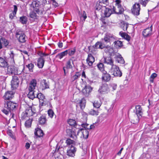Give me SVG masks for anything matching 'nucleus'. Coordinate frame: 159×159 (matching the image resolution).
Returning <instances> with one entry per match:
<instances>
[{
    "label": "nucleus",
    "mask_w": 159,
    "mask_h": 159,
    "mask_svg": "<svg viewBox=\"0 0 159 159\" xmlns=\"http://www.w3.org/2000/svg\"><path fill=\"white\" fill-rule=\"evenodd\" d=\"M75 48H74L72 49H69L68 50V53L69 55L72 56L73 55L75 52Z\"/></svg>",
    "instance_id": "nucleus-49"
},
{
    "label": "nucleus",
    "mask_w": 159,
    "mask_h": 159,
    "mask_svg": "<svg viewBox=\"0 0 159 159\" xmlns=\"http://www.w3.org/2000/svg\"><path fill=\"white\" fill-rule=\"evenodd\" d=\"M152 25L147 28L143 31L142 34L144 37H147L151 35L152 34Z\"/></svg>",
    "instance_id": "nucleus-13"
},
{
    "label": "nucleus",
    "mask_w": 159,
    "mask_h": 159,
    "mask_svg": "<svg viewBox=\"0 0 159 159\" xmlns=\"http://www.w3.org/2000/svg\"><path fill=\"white\" fill-rule=\"evenodd\" d=\"M81 131H82L83 137L85 139L88 138L89 136V132L86 129H79L77 131V135Z\"/></svg>",
    "instance_id": "nucleus-24"
},
{
    "label": "nucleus",
    "mask_w": 159,
    "mask_h": 159,
    "mask_svg": "<svg viewBox=\"0 0 159 159\" xmlns=\"http://www.w3.org/2000/svg\"><path fill=\"white\" fill-rule=\"evenodd\" d=\"M13 97V92L11 91H8L5 93L4 96L5 99L9 100Z\"/></svg>",
    "instance_id": "nucleus-25"
},
{
    "label": "nucleus",
    "mask_w": 159,
    "mask_h": 159,
    "mask_svg": "<svg viewBox=\"0 0 159 159\" xmlns=\"http://www.w3.org/2000/svg\"><path fill=\"white\" fill-rule=\"evenodd\" d=\"M16 15V14H14V13L12 12V13L10 14L9 18L11 19H13V17L15 16Z\"/></svg>",
    "instance_id": "nucleus-61"
},
{
    "label": "nucleus",
    "mask_w": 159,
    "mask_h": 159,
    "mask_svg": "<svg viewBox=\"0 0 159 159\" xmlns=\"http://www.w3.org/2000/svg\"><path fill=\"white\" fill-rule=\"evenodd\" d=\"M32 120L30 119L27 120L25 123V125L27 127H30L31 126Z\"/></svg>",
    "instance_id": "nucleus-50"
},
{
    "label": "nucleus",
    "mask_w": 159,
    "mask_h": 159,
    "mask_svg": "<svg viewBox=\"0 0 159 159\" xmlns=\"http://www.w3.org/2000/svg\"><path fill=\"white\" fill-rule=\"evenodd\" d=\"M41 84L43 90L49 88V86L47 84L45 80H42L41 82Z\"/></svg>",
    "instance_id": "nucleus-30"
},
{
    "label": "nucleus",
    "mask_w": 159,
    "mask_h": 159,
    "mask_svg": "<svg viewBox=\"0 0 159 159\" xmlns=\"http://www.w3.org/2000/svg\"><path fill=\"white\" fill-rule=\"evenodd\" d=\"M12 131L11 130H9L7 131V134L9 136H10L11 138H13L14 136L12 133Z\"/></svg>",
    "instance_id": "nucleus-59"
},
{
    "label": "nucleus",
    "mask_w": 159,
    "mask_h": 159,
    "mask_svg": "<svg viewBox=\"0 0 159 159\" xmlns=\"http://www.w3.org/2000/svg\"><path fill=\"white\" fill-rule=\"evenodd\" d=\"M112 13L113 11H112L111 9L107 8H105V9L104 10V14L106 17H109L111 14Z\"/></svg>",
    "instance_id": "nucleus-27"
},
{
    "label": "nucleus",
    "mask_w": 159,
    "mask_h": 159,
    "mask_svg": "<svg viewBox=\"0 0 159 159\" xmlns=\"http://www.w3.org/2000/svg\"><path fill=\"white\" fill-rule=\"evenodd\" d=\"M2 111L6 115H7L9 112H11V111L8 108H5L2 110Z\"/></svg>",
    "instance_id": "nucleus-56"
},
{
    "label": "nucleus",
    "mask_w": 159,
    "mask_h": 159,
    "mask_svg": "<svg viewBox=\"0 0 159 159\" xmlns=\"http://www.w3.org/2000/svg\"><path fill=\"white\" fill-rule=\"evenodd\" d=\"M7 72L10 75H17L18 74L17 70L14 66H10L7 68Z\"/></svg>",
    "instance_id": "nucleus-18"
},
{
    "label": "nucleus",
    "mask_w": 159,
    "mask_h": 159,
    "mask_svg": "<svg viewBox=\"0 0 159 159\" xmlns=\"http://www.w3.org/2000/svg\"><path fill=\"white\" fill-rule=\"evenodd\" d=\"M87 18L86 14L85 12L84 11L83 12L82 15L80 16V19H83L84 20H85V19Z\"/></svg>",
    "instance_id": "nucleus-55"
},
{
    "label": "nucleus",
    "mask_w": 159,
    "mask_h": 159,
    "mask_svg": "<svg viewBox=\"0 0 159 159\" xmlns=\"http://www.w3.org/2000/svg\"><path fill=\"white\" fill-rule=\"evenodd\" d=\"M34 134L38 137H41L43 136L44 133L43 131L40 129L37 128L35 129V131L34 132Z\"/></svg>",
    "instance_id": "nucleus-23"
},
{
    "label": "nucleus",
    "mask_w": 159,
    "mask_h": 159,
    "mask_svg": "<svg viewBox=\"0 0 159 159\" xmlns=\"http://www.w3.org/2000/svg\"><path fill=\"white\" fill-rule=\"evenodd\" d=\"M19 80L18 77L16 76H13L11 83V87L13 89H16L19 86Z\"/></svg>",
    "instance_id": "nucleus-7"
},
{
    "label": "nucleus",
    "mask_w": 159,
    "mask_h": 159,
    "mask_svg": "<svg viewBox=\"0 0 159 159\" xmlns=\"http://www.w3.org/2000/svg\"><path fill=\"white\" fill-rule=\"evenodd\" d=\"M98 91L102 94L108 93L109 91V89L108 85L106 83L102 84L100 87Z\"/></svg>",
    "instance_id": "nucleus-8"
},
{
    "label": "nucleus",
    "mask_w": 159,
    "mask_h": 159,
    "mask_svg": "<svg viewBox=\"0 0 159 159\" xmlns=\"http://www.w3.org/2000/svg\"><path fill=\"white\" fill-rule=\"evenodd\" d=\"M7 63L6 61L2 57H0V66L2 67H6Z\"/></svg>",
    "instance_id": "nucleus-32"
},
{
    "label": "nucleus",
    "mask_w": 159,
    "mask_h": 159,
    "mask_svg": "<svg viewBox=\"0 0 159 159\" xmlns=\"http://www.w3.org/2000/svg\"><path fill=\"white\" fill-rule=\"evenodd\" d=\"M102 103L100 101H95L93 103V105L94 107L98 108L101 105Z\"/></svg>",
    "instance_id": "nucleus-36"
},
{
    "label": "nucleus",
    "mask_w": 159,
    "mask_h": 159,
    "mask_svg": "<svg viewBox=\"0 0 159 159\" xmlns=\"http://www.w3.org/2000/svg\"><path fill=\"white\" fill-rule=\"evenodd\" d=\"M157 76V74L155 73H153L152 74L150 78V81L152 82H153V79Z\"/></svg>",
    "instance_id": "nucleus-51"
},
{
    "label": "nucleus",
    "mask_w": 159,
    "mask_h": 159,
    "mask_svg": "<svg viewBox=\"0 0 159 159\" xmlns=\"http://www.w3.org/2000/svg\"><path fill=\"white\" fill-rule=\"evenodd\" d=\"M15 56V54L14 53L13 51H11L10 54V57L13 61L14 60V57Z\"/></svg>",
    "instance_id": "nucleus-58"
},
{
    "label": "nucleus",
    "mask_w": 159,
    "mask_h": 159,
    "mask_svg": "<svg viewBox=\"0 0 159 159\" xmlns=\"http://www.w3.org/2000/svg\"><path fill=\"white\" fill-rule=\"evenodd\" d=\"M140 9V6L139 3H135L133 6V8L131 9L132 13L135 15H139Z\"/></svg>",
    "instance_id": "nucleus-11"
},
{
    "label": "nucleus",
    "mask_w": 159,
    "mask_h": 159,
    "mask_svg": "<svg viewBox=\"0 0 159 159\" xmlns=\"http://www.w3.org/2000/svg\"><path fill=\"white\" fill-rule=\"evenodd\" d=\"M119 34L122 37H123L127 41H129L130 40V37L126 33L120 32Z\"/></svg>",
    "instance_id": "nucleus-33"
},
{
    "label": "nucleus",
    "mask_w": 159,
    "mask_h": 159,
    "mask_svg": "<svg viewBox=\"0 0 159 159\" xmlns=\"http://www.w3.org/2000/svg\"><path fill=\"white\" fill-rule=\"evenodd\" d=\"M82 126L83 127H84L85 128L84 129L88 130L89 129V125L87 124H82Z\"/></svg>",
    "instance_id": "nucleus-57"
},
{
    "label": "nucleus",
    "mask_w": 159,
    "mask_h": 159,
    "mask_svg": "<svg viewBox=\"0 0 159 159\" xmlns=\"http://www.w3.org/2000/svg\"><path fill=\"white\" fill-rule=\"evenodd\" d=\"M17 10V6L16 5H14V10H13V12L14 13V14H16Z\"/></svg>",
    "instance_id": "nucleus-60"
},
{
    "label": "nucleus",
    "mask_w": 159,
    "mask_h": 159,
    "mask_svg": "<svg viewBox=\"0 0 159 159\" xmlns=\"http://www.w3.org/2000/svg\"><path fill=\"white\" fill-rule=\"evenodd\" d=\"M53 5L55 7L58 6V4L56 2L55 0L53 2Z\"/></svg>",
    "instance_id": "nucleus-63"
},
{
    "label": "nucleus",
    "mask_w": 159,
    "mask_h": 159,
    "mask_svg": "<svg viewBox=\"0 0 159 159\" xmlns=\"http://www.w3.org/2000/svg\"><path fill=\"white\" fill-rule=\"evenodd\" d=\"M30 7L37 13L39 12V7L40 6L39 2L37 1H33L30 5Z\"/></svg>",
    "instance_id": "nucleus-10"
},
{
    "label": "nucleus",
    "mask_w": 159,
    "mask_h": 159,
    "mask_svg": "<svg viewBox=\"0 0 159 159\" xmlns=\"http://www.w3.org/2000/svg\"><path fill=\"white\" fill-rule=\"evenodd\" d=\"M26 66L29 69V70L30 72L33 71V70L34 67V64L32 63H30L27 65H26Z\"/></svg>",
    "instance_id": "nucleus-46"
},
{
    "label": "nucleus",
    "mask_w": 159,
    "mask_h": 159,
    "mask_svg": "<svg viewBox=\"0 0 159 159\" xmlns=\"http://www.w3.org/2000/svg\"><path fill=\"white\" fill-rule=\"evenodd\" d=\"M112 38V36H110L108 34H107L102 40H103L106 43H110V38Z\"/></svg>",
    "instance_id": "nucleus-37"
},
{
    "label": "nucleus",
    "mask_w": 159,
    "mask_h": 159,
    "mask_svg": "<svg viewBox=\"0 0 159 159\" xmlns=\"http://www.w3.org/2000/svg\"><path fill=\"white\" fill-rule=\"evenodd\" d=\"M76 151V148L74 146L71 145L70 148L67 151V154L69 156L74 157Z\"/></svg>",
    "instance_id": "nucleus-17"
},
{
    "label": "nucleus",
    "mask_w": 159,
    "mask_h": 159,
    "mask_svg": "<svg viewBox=\"0 0 159 159\" xmlns=\"http://www.w3.org/2000/svg\"><path fill=\"white\" fill-rule=\"evenodd\" d=\"M48 114L49 116L51 118H52L53 116L54 113L53 111L50 109L48 111Z\"/></svg>",
    "instance_id": "nucleus-53"
},
{
    "label": "nucleus",
    "mask_w": 159,
    "mask_h": 159,
    "mask_svg": "<svg viewBox=\"0 0 159 159\" xmlns=\"http://www.w3.org/2000/svg\"><path fill=\"white\" fill-rule=\"evenodd\" d=\"M66 143L67 145L73 146L75 145V142L74 140H71L70 139H67L66 141Z\"/></svg>",
    "instance_id": "nucleus-41"
},
{
    "label": "nucleus",
    "mask_w": 159,
    "mask_h": 159,
    "mask_svg": "<svg viewBox=\"0 0 159 159\" xmlns=\"http://www.w3.org/2000/svg\"><path fill=\"white\" fill-rule=\"evenodd\" d=\"M36 92L34 90H29V92L28 94V97L30 99L33 100L36 98Z\"/></svg>",
    "instance_id": "nucleus-28"
},
{
    "label": "nucleus",
    "mask_w": 159,
    "mask_h": 159,
    "mask_svg": "<svg viewBox=\"0 0 159 159\" xmlns=\"http://www.w3.org/2000/svg\"><path fill=\"white\" fill-rule=\"evenodd\" d=\"M114 46L116 48L121 47L123 45L121 41L119 40L115 41L114 42Z\"/></svg>",
    "instance_id": "nucleus-39"
},
{
    "label": "nucleus",
    "mask_w": 159,
    "mask_h": 159,
    "mask_svg": "<svg viewBox=\"0 0 159 159\" xmlns=\"http://www.w3.org/2000/svg\"><path fill=\"white\" fill-rule=\"evenodd\" d=\"M73 60L72 59L69 60L67 62L66 64V68L67 69H71L72 68L73 64Z\"/></svg>",
    "instance_id": "nucleus-38"
},
{
    "label": "nucleus",
    "mask_w": 159,
    "mask_h": 159,
    "mask_svg": "<svg viewBox=\"0 0 159 159\" xmlns=\"http://www.w3.org/2000/svg\"><path fill=\"white\" fill-rule=\"evenodd\" d=\"M92 89L89 85H85L84 88L82 89V92L85 96L88 97L92 91Z\"/></svg>",
    "instance_id": "nucleus-12"
},
{
    "label": "nucleus",
    "mask_w": 159,
    "mask_h": 159,
    "mask_svg": "<svg viewBox=\"0 0 159 159\" xmlns=\"http://www.w3.org/2000/svg\"><path fill=\"white\" fill-rule=\"evenodd\" d=\"M68 54V50H66L65 51L62 52L58 54L56 57L60 59L62 58L63 57L65 56Z\"/></svg>",
    "instance_id": "nucleus-34"
},
{
    "label": "nucleus",
    "mask_w": 159,
    "mask_h": 159,
    "mask_svg": "<svg viewBox=\"0 0 159 159\" xmlns=\"http://www.w3.org/2000/svg\"><path fill=\"white\" fill-rule=\"evenodd\" d=\"M128 25L126 23H123L121 25V28L124 30H126Z\"/></svg>",
    "instance_id": "nucleus-54"
},
{
    "label": "nucleus",
    "mask_w": 159,
    "mask_h": 159,
    "mask_svg": "<svg viewBox=\"0 0 159 159\" xmlns=\"http://www.w3.org/2000/svg\"><path fill=\"white\" fill-rule=\"evenodd\" d=\"M20 20L22 24H25L27 22V18L25 16H22L20 17Z\"/></svg>",
    "instance_id": "nucleus-43"
},
{
    "label": "nucleus",
    "mask_w": 159,
    "mask_h": 159,
    "mask_svg": "<svg viewBox=\"0 0 159 159\" xmlns=\"http://www.w3.org/2000/svg\"><path fill=\"white\" fill-rule=\"evenodd\" d=\"M47 120L45 116L42 115L40 117L39 119V122L40 125L45 124Z\"/></svg>",
    "instance_id": "nucleus-26"
},
{
    "label": "nucleus",
    "mask_w": 159,
    "mask_h": 159,
    "mask_svg": "<svg viewBox=\"0 0 159 159\" xmlns=\"http://www.w3.org/2000/svg\"><path fill=\"white\" fill-rule=\"evenodd\" d=\"M104 63L107 65L108 67L111 68L116 65L114 64V61L110 57L105 58Z\"/></svg>",
    "instance_id": "nucleus-16"
},
{
    "label": "nucleus",
    "mask_w": 159,
    "mask_h": 159,
    "mask_svg": "<svg viewBox=\"0 0 159 159\" xmlns=\"http://www.w3.org/2000/svg\"><path fill=\"white\" fill-rule=\"evenodd\" d=\"M110 72L114 76L120 77L122 73L119 69V67L115 65L110 69Z\"/></svg>",
    "instance_id": "nucleus-2"
},
{
    "label": "nucleus",
    "mask_w": 159,
    "mask_h": 159,
    "mask_svg": "<svg viewBox=\"0 0 159 159\" xmlns=\"http://www.w3.org/2000/svg\"><path fill=\"white\" fill-rule=\"evenodd\" d=\"M89 114L92 115L97 116L98 114V112L94 109H91L89 111Z\"/></svg>",
    "instance_id": "nucleus-45"
},
{
    "label": "nucleus",
    "mask_w": 159,
    "mask_h": 159,
    "mask_svg": "<svg viewBox=\"0 0 159 159\" xmlns=\"http://www.w3.org/2000/svg\"><path fill=\"white\" fill-rule=\"evenodd\" d=\"M17 106L16 103L11 101H7L5 102L4 107L9 109L11 111L15 109Z\"/></svg>",
    "instance_id": "nucleus-5"
},
{
    "label": "nucleus",
    "mask_w": 159,
    "mask_h": 159,
    "mask_svg": "<svg viewBox=\"0 0 159 159\" xmlns=\"http://www.w3.org/2000/svg\"><path fill=\"white\" fill-rule=\"evenodd\" d=\"M39 55L40 57L38 60L37 66L39 68H42L43 66L45 61V60H43V57H48V54L40 52L39 53Z\"/></svg>",
    "instance_id": "nucleus-3"
},
{
    "label": "nucleus",
    "mask_w": 159,
    "mask_h": 159,
    "mask_svg": "<svg viewBox=\"0 0 159 159\" xmlns=\"http://www.w3.org/2000/svg\"><path fill=\"white\" fill-rule=\"evenodd\" d=\"M80 74L79 72H76L75 75H73L71 78V80L72 81L78 79L80 76Z\"/></svg>",
    "instance_id": "nucleus-40"
},
{
    "label": "nucleus",
    "mask_w": 159,
    "mask_h": 159,
    "mask_svg": "<svg viewBox=\"0 0 159 159\" xmlns=\"http://www.w3.org/2000/svg\"><path fill=\"white\" fill-rule=\"evenodd\" d=\"M30 16L31 18L33 20H35L37 19L36 14L34 11H32L30 14Z\"/></svg>",
    "instance_id": "nucleus-42"
},
{
    "label": "nucleus",
    "mask_w": 159,
    "mask_h": 159,
    "mask_svg": "<svg viewBox=\"0 0 159 159\" xmlns=\"http://www.w3.org/2000/svg\"><path fill=\"white\" fill-rule=\"evenodd\" d=\"M35 112L33 107H29L26 109L25 113L23 114H25L26 116H32Z\"/></svg>",
    "instance_id": "nucleus-15"
},
{
    "label": "nucleus",
    "mask_w": 159,
    "mask_h": 159,
    "mask_svg": "<svg viewBox=\"0 0 159 159\" xmlns=\"http://www.w3.org/2000/svg\"><path fill=\"white\" fill-rule=\"evenodd\" d=\"M136 114L137 115L139 119L140 117H141L143 114L142 111V108L140 105H137L136 106Z\"/></svg>",
    "instance_id": "nucleus-21"
},
{
    "label": "nucleus",
    "mask_w": 159,
    "mask_h": 159,
    "mask_svg": "<svg viewBox=\"0 0 159 159\" xmlns=\"http://www.w3.org/2000/svg\"><path fill=\"white\" fill-rule=\"evenodd\" d=\"M116 60L118 63L121 64H124L125 62L124 60L120 55H118L117 56Z\"/></svg>",
    "instance_id": "nucleus-35"
},
{
    "label": "nucleus",
    "mask_w": 159,
    "mask_h": 159,
    "mask_svg": "<svg viewBox=\"0 0 159 159\" xmlns=\"http://www.w3.org/2000/svg\"><path fill=\"white\" fill-rule=\"evenodd\" d=\"M86 101L85 99L83 98L81 100H80L79 104L80 106V108L83 110L84 109L85 106Z\"/></svg>",
    "instance_id": "nucleus-29"
},
{
    "label": "nucleus",
    "mask_w": 159,
    "mask_h": 159,
    "mask_svg": "<svg viewBox=\"0 0 159 159\" xmlns=\"http://www.w3.org/2000/svg\"><path fill=\"white\" fill-rule=\"evenodd\" d=\"M37 85V81L35 80H32L30 84L29 90H34Z\"/></svg>",
    "instance_id": "nucleus-22"
},
{
    "label": "nucleus",
    "mask_w": 159,
    "mask_h": 159,
    "mask_svg": "<svg viewBox=\"0 0 159 159\" xmlns=\"http://www.w3.org/2000/svg\"><path fill=\"white\" fill-rule=\"evenodd\" d=\"M108 0H99L98 3L96 4V9L100 10L102 7H105L106 5L108 4Z\"/></svg>",
    "instance_id": "nucleus-9"
},
{
    "label": "nucleus",
    "mask_w": 159,
    "mask_h": 159,
    "mask_svg": "<svg viewBox=\"0 0 159 159\" xmlns=\"http://www.w3.org/2000/svg\"><path fill=\"white\" fill-rule=\"evenodd\" d=\"M77 129L75 128L72 129H67L66 130V132L70 137L76 140L77 139V136L76 132Z\"/></svg>",
    "instance_id": "nucleus-6"
},
{
    "label": "nucleus",
    "mask_w": 159,
    "mask_h": 159,
    "mask_svg": "<svg viewBox=\"0 0 159 159\" xmlns=\"http://www.w3.org/2000/svg\"><path fill=\"white\" fill-rule=\"evenodd\" d=\"M0 40L2 41V43H3L5 47H6L8 45L9 42L6 39L2 38H1Z\"/></svg>",
    "instance_id": "nucleus-48"
},
{
    "label": "nucleus",
    "mask_w": 159,
    "mask_h": 159,
    "mask_svg": "<svg viewBox=\"0 0 159 159\" xmlns=\"http://www.w3.org/2000/svg\"><path fill=\"white\" fill-rule=\"evenodd\" d=\"M68 123L71 126H75L76 124V121L73 119H69L68 121Z\"/></svg>",
    "instance_id": "nucleus-47"
},
{
    "label": "nucleus",
    "mask_w": 159,
    "mask_h": 159,
    "mask_svg": "<svg viewBox=\"0 0 159 159\" xmlns=\"http://www.w3.org/2000/svg\"><path fill=\"white\" fill-rule=\"evenodd\" d=\"M89 66L92 65L93 63L95 61L94 58L92 54H88V57L86 60Z\"/></svg>",
    "instance_id": "nucleus-20"
},
{
    "label": "nucleus",
    "mask_w": 159,
    "mask_h": 159,
    "mask_svg": "<svg viewBox=\"0 0 159 159\" xmlns=\"http://www.w3.org/2000/svg\"><path fill=\"white\" fill-rule=\"evenodd\" d=\"M97 66L99 69L102 71V73L103 71H105L104 70V65L103 63H100L97 65Z\"/></svg>",
    "instance_id": "nucleus-44"
},
{
    "label": "nucleus",
    "mask_w": 159,
    "mask_h": 159,
    "mask_svg": "<svg viewBox=\"0 0 159 159\" xmlns=\"http://www.w3.org/2000/svg\"><path fill=\"white\" fill-rule=\"evenodd\" d=\"M116 7H113V11L116 14H121L124 11V9L120 4V0H116Z\"/></svg>",
    "instance_id": "nucleus-1"
},
{
    "label": "nucleus",
    "mask_w": 159,
    "mask_h": 159,
    "mask_svg": "<svg viewBox=\"0 0 159 159\" xmlns=\"http://www.w3.org/2000/svg\"><path fill=\"white\" fill-rule=\"evenodd\" d=\"M95 47L96 48L102 49L106 46L101 42H98L95 44Z\"/></svg>",
    "instance_id": "nucleus-31"
},
{
    "label": "nucleus",
    "mask_w": 159,
    "mask_h": 159,
    "mask_svg": "<svg viewBox=\"0 0 159 159\" xmlns=\"http://www.w3.org/2000/svg\"><path fill=\"white\" fill-rule=\"evenodd\" d=\"M30 146V144L29 143H26L25 145V147L26 148V149H28Z\"/></svg>",
    "instance_id": "nucleus-62"
},
{
    "label": "nucleus",
    "mask_w": 159,
    "mask_h": 159,
    "mask_svg": "<svg viewBox=\"0 0 159 159\" xmlns=\"http://www.w3.org/2000/svg\"><path fill=\"white\" fill-rule=\"evenodd\" d=\"M111 79V76L106 71H103L102 76V79L103 81L107 82L109 81Z\"/></svg>",
    "instance_id": "nucleus-14"
},
{
    "label": "nucleus",
    "mask_w": 159,
    "mask_h": 159,
    "mask_svg": "<svg viewBox=\"0 0 159 159\" xmlns=\"http://www.w3.org/2000/svg\"><path fill=\"white\" fill-rule=\"evenodd\" d=\"M58 45L59 47L61 48L62 47V43H58Z\"/></svg>",
    "instance_id": "nucleus-64"
},
{
    "label": "nucleus",
    "mask_w": 159,
    "mask_h": 159,
    "mask_svg": "<svg viewBox=\"0 0 159 159\" xmlns=\"http://www.w3.org/2000/svg\"><path fill=\"white\" fill-rule=\"evenodd\" d=\"M16 38H18L19 41L21 43H24L25 41V35L22 31L17 30L16 33Z\"/></svg>",
    "instance_id": "nucleus-4"
},
{
    "label": "nucleus",
    "mask_w": 159,
    "mask_h": 159,
    "mask_svg": "<svg viewBox=\"0 0 159 159\" xmlns=\"http://www.w3.org/2000/svg\"><path fill=\"white\" fill-rule=\"evenodd\" d=\"M148 1V0H139L140 3L144 7L146 6Z\"/></svg>",
    "instance_id": "nucleus-52"
},
{
    "label": "nucleus",
    "mask_w": 159,
    "mask_h": 159,
    "mask_svg": "<svg viewBox=\"0 0 159 159\" xmlns=\"http://www.w3.org/2000/svg\"><path fill=\"white\" fill-rule=\"evenodd\" d=\"M36 98H38L39 99L40 103L43 104L44 102H45V98L44 95L41 93H37L36 94Z\"/></svg>",
    "instance_id": "nucleus-19"
}]
</instances>
